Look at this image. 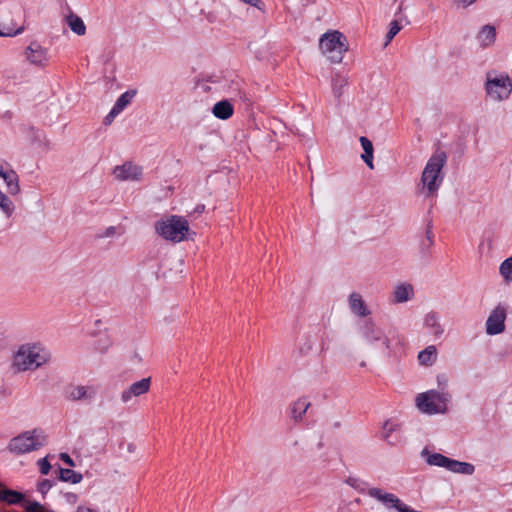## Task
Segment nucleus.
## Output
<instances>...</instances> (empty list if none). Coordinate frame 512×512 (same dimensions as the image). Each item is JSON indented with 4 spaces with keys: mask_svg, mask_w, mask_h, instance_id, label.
<instances>
[{
    "mask_svg": "<svg viewBox=\"0 0 512 512\" xmlns=\"http://www.w3.org/2000/svg\"><path fill=\"white\" fill-rule=\"evenodd\" d=\"M51 360L50 351L41 343H25L18 347L11 359L14 373L34 371Z\"/></svg>",
    "mask_w": 512,
    "mask_h": 512,
    "instance_id": "f257e3e1",
    "label": "nucleus"
},
{
    "mask_svg": "<svg viewBox=\"0 0 512 512\" xmlns=\"http://www.w3.org/2000/svg\"><path fill=\"white\" fill-rule=\"evenodd\" d=\"M447 162V154L444 151L437 150L426 163L420 179V194L425 197H432L437 194L444 174L442 169Z\"/></svg>",
    "mask_w": 512,
    "mask_h": 512,
    "instance_id": "f03ea898",
    "label": "nucleus"
},
{
    "mask_svg": "<svg viewBox=\"0 0 512 512\" xmlns=\"http://www.w3.org/2000/svg\"><path fill=\"white\" fill-rule=\"evenodd\" d=\"M319 50L332 63H340L348 51L347 38L338 30H328L319 39Z\"/></svg>",
    "mask_w": 512,
    "mask_h": 512,
    "instance_id": "7ed1b4c3",
    "label": "nucleus"
},
{
    "mask_svg": "<svg viewBox=\"0 0 512 512\" xmlns=\"http://www.w3.org/2000/svg\"><path fill=\"white\" fill-rule=\"evenodd\" d=\"M156 233L165 240L179 243L187 238L190 227L187 219L178 215H171L155 223Z\"/></svg>",
    "mask_w": 512,
    "mask_h": 512,
    "instance_id": "20e7f679",
    "label": "nucleus"
},
{
    "mask_svg": "<svg viewBox=\"0 0 512 512\" xmlns=\"http://www.w3.org/2000/svg\"><path fill=\"white\" fill-rule=\"evenodd\" d=\"M46 443V435L41 429L26 431L13 439L8 444V450L15 454H24L38 450Z\"/></svg>",
    "mask_w": 512,
    "mask_h": 512,
    "instance_id": "39448f33",
    "label": "nucleus"
},
{
    "mask_svg": "<svg viewBox=\"0 0 512 512\" xmlns=\"http://www.w3.org/2000/svg\"><path fill=\"white\" fill-rule=\"evenodd\" d=\"M485 91L493 101L506 100L512 92V81L506 73H486Z\"/></svg>",
    "mask_w": 512,
    "mask_h": 512,
    "instance_id": "423d86ee",
    "label": "nucleus"
},
{
    "mask_svg": "<svg viewBox=\"0 0 512 512\" xmlns=\"http://www.w3.org/2000/svg\"><path fill=\"white\" fill-rule=\"evenodd\" d=\"M426 461L429 465L444 467L453 473L472 475L475 471L471 463L454 460L440 453L427 454Z\"/></svg>",
    "mask_w": 512,
    "mask_h": 512,
    "instance_id": "0eeeda50",
    "label": "nucleus"
},
{
    "mask_svg": "<svg viewBox=\"0 0 512 512\" xmlns=\"http://www.w3.org/2000/svg\"><path fill=\"white\" fill-rule=\"evenodd\" d=\"M416 405L426 414L441 413L446 409V397L435 390H430L417 396Z\"/></svg>",
    "mask_w": 512,
    "mask_h": 512,
    "instance_id": "6e6552de",
    "label": "nucleus"
},
{
    "mask_svg": "<svg viewBox=\"0 0 512 512\" xmlns=\"http://www.w3.org/2000/svg\"><path fill=\"white\" fill-rule=\"evenodd\" d=\"M361 335L370 344L381 341L383 350L386 352L390 351L392 342L395 339L397 340V343L401 344V339L398 335L392 338L383 336L381 329L378 328L371 320H367L363 323L361 327Z\"/></svg>",
    "mask_w": 512,
    "mask_h": 512,
    "instance_id": "1a4fd4ad",
    "label": "nucleus"
},
{
    "mask_svg": "<svg viewBox=\"0 0 512 512\" xmlns=\"http://www.w3.org/2000/svg\"><path fill=\"white\" fill-rule=\"evenodd\" d=\"M507 318V307L499 303L490 312L486 323L485 332L487 335L493 336L501 334L505 331V320Z\"/></svg>",
    "mask_w": 512,
    "mask_h": 512,
    "instance_id": "9d476101",
    "label": "nucleus"
},
{
    "mask_svg": "<svg viewBox=\"0 0 512 512\" xmlns=\"http://www.w3.org/2000/svg\"><path fill=\"white\" fill-rule=\"evenodd\" d=\"M115 179L119 181H140L143 175L141 166L132 162H125L122 165L115 166L113 169Z\"/></svg>",
    "mask_w": 512,
    "mask_h": 512,
    "instance_id": "9b49d317",
    "label": "nucleus"
},
{
    "mask_svg": "<svg viewBox=\"0 0 512 512\" xmlns=\"http://www.w3.org/2000/svg\"><path fill=\"white\" fill-rule=\"evenodd\" d=\"M62 394L70 401L88 402L95 396L93 386H63Z\"/></svg>",
    "mask_w": 512,
    "mask_h": 512,
    "instance_id": "f8f14e48",
    "label": "nucleus"
},
{
    "mask_svg": "<svg viewBox=\"0 0 512 512\" xmlns=\"http://www.w3.org/2000/svg\"><path fill=\"white\" fill-rule=\"evenodd\" d=\"M25 56L30 64L36 66H46L49 61L48 50L36 41L31 42L26 48Z\"/></svg>",
    "mask_w": 512,
    "mask_h": 512,
    "instance_id": "ddd939ff",
    "label": "nucleus"
},
{
    "mask_svg": "<svg viewBox=\"0 0 512 512\" xmlns=\"http://www.w3.org/2000/svg\"><path fill=\"white\" fill-rule=\"evenodd\" d=\"M63 20L73 33H75L78 36L85 35L86 26L84 24V21L70 8H68V12L64 15Z\"/></svg>",
    "mask_w": 512,
    "mask_h": 512,
    "instance_id": "4468645a",
    "label": "nucleus"
},
{
    "mask_svg": "<svg viewBox=\"0 0 512 512\" xmlns=\"http://www.w3.org/2000/svg\"><path fill=\"white\" fill-rule=\"evenodd\" d=\"M349 306L351 311L358 316L365 317L370 314L362 296L358 293L353 292L350 294Z\"/></svg>",
    "mask_w": 512,
    "mask_h": 512,
    "instance_id": "2eb2a0df",
    "label": "nucleus"
},
{
    "mask_svg": "<svg viewBox=\"0 0 512 512\" xmlns=\"http://www.w3.org/2000/svg\"><path fill=\"white\" fill-rule=\"evenodd\" d=\"M212 113L218 119L227 120L233 115L234 108L229 100H221L213 106Z\"/></svg>",
    "mask_w": 512,
    "mask_h": 512,
    "instance_id": "dca6fc26",
    "label": "nucleus"
},
{
    "mask_svg": "<svg viewBox=\"0 0 512 512\" xmlns=\"http://www.w3.org/2000/svg\"><path fill=\"white\" fill-rule=\"evenodd\" d=\"M424 326L434 337H440L444 333V329L439 321L436 313L430 312L424 318Z\"/></svg>",
    "mask_w": 512,
    "mask_h": 512,
    "instance_id": "f3484780",
    "label": "nucleus"
},
{
    "mask_svg": "<svg viewBox=\"0 0 512 512\" xmlns=\"http://www.w3.org/2000/svg\"><path fill=\"white\" fill-rule=\"evenodd\" d=\"M414 295L411 284H399L393 291V301L395 303H404L409 301Z\"/></svg>",
    "mask_w": 512,
    "mask_h": 512,
    "instance_id": "a211bd4d",
    "label": "nucleus"
},
{
    "mask_svg": "<svg viewBox=\"0 0 512 512\" xmlns=\"http://www.w3.org/2000/svg\"><path fill=\"white\" fill-rule=\"evenodd\" d=\"M477 38L480 42V45L483 48L489 47L494 44L496 39V30L492 25H485L479 31Z\"/></svg>",
    "mask_w": 512,
    "mask_h": 512,
    "instance_id": "6ab92c4d",
    "label": "nucleus"
},
{
    "mask_svg": "<svg viewBox=\"0 0 512 512\" xmlns=\"http://www.w3.org/2000/svg\"><path fill=\"white\" fill-rule=\"evenodd\" d=\"M418 362L422 366H432L437 360V349L434 345L427 346L420 351L417 356Z\"/></svg>",
    "mask_w": 512,
    "mask_h": 512,
    "instance_id": "aec40b11",
    "label": "nucleus"
},
{
    "mask_svg": "<svg viewBox=\"0 0 512 512\" xmlns=\"http://www.w3.org/2000/svg\"><path fill=\"white\" fill-rule=\"evenodd\" d=\"M135 94V90L126 91L123 93L112 107V116H117L120 114L126 108V106L130 104Z\"/></svg>",
    "mask_w": 512,
    "mask_h": 512,
    "instance_id": "412c9836",
    "label": "nucleus"
},
{
    "mask_svg": "<svg viewBox=\"0 0 512 512\" xmlns=\"http://www.w3.org/2000/svg\"><path fill=\"white\" fill-rule=\"evenodd\" d=\"M24 500V495L21 492L10 490L6 488L0 489V501L6 502L10 505H16Z\"/></svg>",
    "mask_w": 512,
    "mask_h": 512,
    "instance_id": "4be33fe9",
    "label": "nucleus"
},
{
    "mask_svg": "<svg viewBox=\"0 0 512 512\" xmlns=\"http://www.w3.org/2000/svg\"><path fill=\"white\" fill-rule=\"evenodd\" d=\"M58 478L63 482H68L71 484H78L82 481L83 476L81 473L76 472L72 469L59 467Z\"/></svg>",
    "mask_w": 512,
    "mask_h": 512,
    "instance_id": "5701e85b",
    "label": "nucleus"
},
{
    "mask_svg": "<svg viewBox=\"0 0 512 512\" xmlns=\"http://www.w3.org/2000/svg\"><path fill=\"white\" fill-rule=\"evenodd\" d=\"M348 84V78L340 73H335L332 76L331 85L332 92L336 98H340L343 94V89Z\"/></svg>",
    "mask_w": 512,
    "mask_h": 512,
    "instance_id": "b1692460",
    "label": "nucleus"
},
{
    "mask_svg": "<svg viewBox=\"0 0 512 512\" xmlns=\"http://www.w3.org/2000/svg\"><path fill=\"white\" fill-rule=\"evenodd\" d=\"M6 15H0V36L11 37L23 31L22 27L16 28L14 24L5 21Z\"/></svg>",
    "mask_w": 512,
    "mask_h": 512,
    "instance_id": "393cba45",
    "label": "nucleus"
},
{
    "mask_svg": "<svg viewBox=\"0 0 512 512\" xmlns=\"http://www.w3.org/2000/svg\"><path fill=\"white\" fill-rule=\"evenodd\" d=\"M150 386H129V388L122 392L121 399L124 403L131 401L132 397H138L146 394Z\"/></svg>",
    "mask_w": 512,
    "mask_h": 512,
    "instance_id": "a878e982",
    "label": "nucleus"
},
{
    "mask_svg": "<svg viewBox=\"0 0 512 512\" xmlns=\"http://www.w3.org/2000/svg\"><path fill=\"white\" fill-rule=\"evenodd\" d=\"M310 406V402L306 398H300L293 403L291 407V415L294 420H300L302 415L307 411Z\"/></svg>",
    "mask_w": 512,
    "mask_h": 512,
    "instance_id": "bb28decb",
    "label": "nucleus"
},
{
    "mask_svg": "<svg viewBox=\"0 0 512 512\" xmlns=\"http://www.w3.org/2000/svg\"><path fill=\"white\" fill-rule=\"evenodd\" d=\"M2 178L6 182L10 194L19 193L20 187L18 176L13 170L8 171Z\"/></svg>",
    "mask_w": 512,
    "mask_h": 512,
    "instance_id": "cd10ccee",
    "label": "nucleus"
},
{
    "mask_svg": "<svg viewBox=\"0 0 512 512\" xmlns=\"http://www.w3.org/2000/svg\"><path fill=\"white\" fill-rule=\"evenodd\" d=\"M112 339L109 335L107 334H103V335H100L95 343H94V348L96 351H98L99 353H106L109 348L112 346Z\"/></svg>",
    "mask_w": 512,
    "mask_h": 512,
    "instance_id": "c85d7f7f",
    "label": "nucleus"
},
{
    "mask_svg": "<svg viewBox=\"0 0 512 512\" xmlns=\"http://www.w3.org/2000/svg\"><path fill=\"white\" fill-rule=\"evenodd\" d=\"M14 204L4 193L0 191V209L9 217L14 212Z\"/></svg>",
    "mask_w": 512,
    "mask_h": 512,
    "instance_id": "c756f323",
    "label": "nucleus"
},
{
    "mask_svg": "<svg viewBox=\"0 0 512 512\" xmlns=\"http://www.w3.org/2000/svg\"><path fill=\"white\" fill-rule=\"evenodd\" d=\"M500 274L506 281L512 280V258L505 259L499 268Z\"/></svg>",
    "mask_w": 512,
    "mask_h": 512,
    "instance_id": "7c9ffc66",
    "label": "nucleus"
},
{
    "mask_svg": "<svg viewBox=\"0 0 512 512\" xmlns=\"http://www.w3.org/2000/svg\"><path fill=\"white\" fill-rule=\"evenodd\" d=\"M398 428V424L386 421L382 428V438L387 440L389 443L393 444L394 442L390 440L391 434L396 431Z\"/></svg>",
    "mask_w": 512,
    "mask_h": 512,
    "instance_id": "2f4dec72",
    "label": "nucleus"
},
{
    "mask_svg": "<svg viewBox=\"0 0 512 512\" xmlns=\"http://www.w3.org/2000/svg\"><path fill=\"white\" fill-rule=\"evenodd\" d=\"M312 348V341L309 339H303L302 341L299 342L295 353L298 357H303L306 356L312 350Z\"/></svg>",
    "mask_w": 512,
    "mask_h": 512,
    "instance_id": "473e14b6",
    "label": "nucleus"
},
{
    "mask_svg": "<svg viewBox=\"0 0 512 512\" xmlns=\"http://www.w3.org/2000/svg\"><path fill=\"white\" fill-rule=\"evenodd\" d=\"M347 484L350 485L351 487H353L354 489L360 491V492H364L365 490V486H366V483L361 481L360 479L358 478H354V477H349L347 480H346Z\"/></svg>",
    "mask_w": 512,
    "mask_h": 512,
    "instance_id": "72a5a7b5",
    "label": "nucleus"
},
{
    "mask_svg": "<svg viewBox=\"0 0 512 512\" xmlns=\"http://www.w3.org/2000/svg\"><path fill=\"white\" fill-rule=\"evenodd\" d=\"M401 30V26L398 21H392L390 24V29L386 35L387 42H390Z\"/></svg>",
    "mask_w": 512,
    "mask_h": 512,
    "instance_id": "f704fd0d",
    "label": "nucleus"
},
{
    "mask_svg": "<svg viewBox=\"0 0 512 512\" xmlns=\"http://www.w3.org/2000/svg\"><path fill=\"white\" fill-rule=\"evenodd\" d=\"M54 482L49 479H43L41 480L37 485V490L42 494L45 495L53 486Z\"/></svg>",
    "mask_w": 512,
    "mask_h": 512,
    "instance_id": "c9c22d12",
    "label": "nucleus"
},
{
    "mask_svg": "<svg viewBox=\"0 0 512 512\" xmlns=\"http://www.w3.org/2000/svg\"><path fill=\"white\" fill-rule=\"evenodd\" d=\"M38 466H39L40 473L42 475H47L51 469V465L48 462L47 458L40 459L38 461Z\"/></svg>",
    "mask_w": 512,
    "mask_h": 512,
    "instance_id": "e433bc0d",
    "label": "nucleus"
},
{
    "mask_svg": "<svg viewBox=\"0 0 512 512\" xmlns=\"http://www.w3.org/2000/svg\"><path fill=\"white\" fill-rule=\"evenodd\" d=\"M359 141L364 152H373V144L367 137L361 136Z\"/></svg>",
    "mask_w": 512,
    "mask_h": 512,
    "instance_id": "4c0bfd02",
    "label": "nucleus"
},
{
    "mask_svg": "<svg viewBox=\"0 0 512 512\" xmlns=\"http://www.w3.org/2000/svg\"><path fill=\"white\" fill-rule=\"evenodd\" d=\"M361 158H362V160L366 163V165H367L370 169H373V168H374V165H373V152H364V153L361 155Z\"/></svg>",
    "mask_w": 512,
    "mask_h": 512,
    "instance_id": "58836bf2",
    "label": "nucleus"
},
{
    "mask_svg": "<svg viewBox=\"0 0 512 512\" xmlns=\"http://www.w3.org/2000/svg\"><path fill=\"white\" fill-rule=\"evenodd\" d=\"M60 459L65 463L67 464L68 466L70 467H74L75 466V462L74 460L67 454V453H61L60 454Z\"/></svg>",
    "mask_w": 512,
    "mask_h": 512,
    "instance_id": "ea45409f",
    "label": "nucleus"
},
{
    "mask_svg": "<svg viewBox=\"0 0 512 512\" xmlns=\"http://www.w3.org/2000/svg\"><path fill=\"white\" fill-rule=\"evenodd\" d=\"M476 0H454V3L457 6H461L463 8L468 7L469 5L473 4Z\"/></svg>",
    "mask_w": 512,
    "mask_h": 512,
    "instance_id": "a19ab883",
    "label": "nucleus"
},
{
    "mask_svg": "<svg viewBox=\"0 0 512 512\" xmlns=\"http://www.w3.org/2000/svg\"><path fill=\"white\" fill-rule=\"evenodd\" d=\"M65 498L66 501L70 504H75L78 500V496L75 493H66Z\"/></svg>",
    "mask_w": 512,
    "mask_h": 512,
    "instance_id": "79ce46f5",
    "label": "nucleus"
},
{
    "mask_svg": "<svg viewBox=\"0 0 512 512\" xmlns=\"http://www.w3.org/2000/svg\"><path fill=\"white\" fill-rule=\"evenodd\" d=\"M449 381L448 376L445 373L437 376V384H446Z\"/></svg>",
    "mask_w": 512,
    "mask_h": 512,
    "instance_id": "37998d69",
    "label": "nucleus"
},
{
    "mask_svg": "<svg viewBox=\"0 0 512 512\" xmlns=\"http://www.w3.org/2000/svg\"><path fill=\"white\" fill-rule=\"evenodd\" d=\"M426 238H427V246H431L433 244V240H432V231H431V226L429 225L427 230H426Z\"/></svg>",
    "mask_w": 512,
    "mask_h": 512,
    "instance_id": "c03bdc74",
    "label": "nucleus"
},
{
    "mask_svg": "<svg viewBox=\"0 0 512 512\" xmlns=\"http://www.w3.org/2000/svg\"><path fill=\"white\" fill-rule=\"evenodd\" d=\"M116 229L115 227H109L106 229L105 233L102 235L103 237H111L115 234Z\"/></svg>",
    "mask_w": 512,
    "mask_h": 512,
    "instance_id": "a18cd8bd",
    "label": "nucleus"
},
{
    "mask_svg": "<svg viewBox=\"0 0 512 512\" xmlns=\"http://www.w3.org/2000/svg\"><path fill=\"white\" fill-rule=\"evenodd\" d=\"M75 512H95V511H93L91 508H89L87 506L80 505L77 507Z\"/></svg>",
    "mask_w": 512,
    "mask_h": 512,
    "instance_id": "49530a36",
    "label": "nucleus"
},
{
    "mask_svg": "<svg viewBox=\"0 0 512 512\" xmlns=\"http://www.w3.org/2000/svg\"><path fill=\"white\" fill-rule=\"evenodd\" d=\"M151 377H145L140 380L135 381L133 384H150Z\"/></svg>",
    "mask_w": 512,
    "mask_h": 512,
    "instance_id": "de8ad7c7",
    "label": "nucleus"
},
{
    "mask_svg": "<svg viewBox=\"0 0 512 512\" xmlns=\"http://www.w3.org/2000/svg\"><path fill=\"white\" fill-rule=\"evenodd\" d=\"M8 171H11V170H10V169H7L3 163H0V176H1V177H4V175H5Z\"/></svg>",
    "mask_w": 512,
    "mask_h": 512,
    "instance_id": "09e8293b",
    "label": "nucleus"
},
{
    "mask_svg": "<svg viewBox=\"0 0 512 512\" xmlns=\"http://www.w3.org/2000/svg\"><path fill=\"white\" fill-rule=\"evenodd\" d=\"M116 116H112V110L109 112V114L105 117V124H110L113 119L115 118Z\"/></svg>",
    "mask_w": 512,
    "mask_h": 512,
    "instance_id": "8fccbe9b",
    "label": "nucleus"
},
{
    "mask_svg": "<svg viewBox=\"0 0 512 512\" xmlns=\"http://www.w3.org/2000/svg\"><path fill=\"white\" fill-rule=\"evenodd\" d=\"M6 395V390L0 386V399Z\"/></svg>",
    "mask_w": 512,
    "mask_h": 512,
    "instance_id": "3c124183",
    "label": "nucleus"
}]
</instances>
